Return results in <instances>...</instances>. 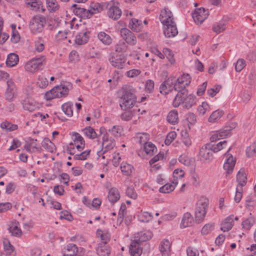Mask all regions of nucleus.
<instances>
[{
    "label": "nucleus",
    "mask_w": 256,
    "mask_h": 256,
    "mask_svg": "<svg viewBox=\"0 0 256 256\" xmlns=\"http://www.w3.org/2000/svg\"><path fill=\"white\" fill-rule=\"evenodd\" d=\"M122 95L120 100V105L124 110L134 106L136 102V90L130 85H125L122 88Z\"/></svg>",
    "instance_id": "f257e3e1"
},
{
    "label": "nucleus",
    "mask_w": 256,
    "mask_h": 256,
    "mask_svg": "<svg viewBox=\"0 0 256 256\" xmlns=\"http://www.w3.org/2000/svg\"><path fill=\"white\" fill-rule=\"evenodd\" d=\"M195 96L192 94H188V90L178 92L172 102V106L177 108L182 104L183 108L189 109L195 104Z\"/></svg>",
    "instance_id": "f03ea898"
},
{
    "label": "nucleus",
    "mask_w": 256,
    "mask_h": 256,
    "mask_svg": "<svg viewBox=\"0 0 256 256\" xmlns=\"http://www.w3.org/2000/svg\"><path fill=\"white\" fill-rule=\"evenodd\" d=\"M72 85L69 82L62 84L56 86L47 92L44 95V98L47 100H51L56 98L66 96L69 92Z\"/></svg>",
    "instance_id": "7ed1b4c3"
},
{
    "label": "nucleus",
    "mask_w": 256,
    "mask_h": 256,
    "mask_svg": "<svg viewBox=\"0 0 256 256\" xmlns=\"http://www.w3.org/2000/svg\"><path fill=\"white\" fill-rule=\"evenodd\" d=\"M208 200L206 198H201L197 202L194 212L195 221L200 223L204 220L207 212Z\"/></svg>",
    "instance_id": "20e7f679"
},
{
    "label": "nucleus",
    "mask_w": 256,
    "mask_h": 256,
    "mask_svg": "<svg viewBox=\"0 0 256 256\" xmlns=\"http://www.w3.org/2000/svg\"><path fill=\"white\" fill-rule=\"evenodd\" d=\"M46 64V58L44 56L33 58L28 61L24 66L26 71L34 73L40 70Z\"/></svg>",
    "instance_id": "39448f33"
},
{
    "label": "nucleus",
    "mask_w": 256,
    "mask_h": 256,
    "mask_svg": "<svg viewBox=\"0 0 256 256\" xmlns=\"http://www.w3.org/2000/svg\"><path fill=\"white\" fill-rule=\"evenodd\" d=\"M46 23V19L44 16L40 15L36 16L30 22V30L34 34H39L42 31Z\"/></svg>",
    "instance_id": "423d86ee"
},
{
    "label": "nucleus",
    "mask_w": 256,
    "mask_h": 256,
    "mask_svg": "<svg viewBox=\"0 0 256 256\" xmlns=\"http://www.w3.org/2000/svg\"><path fill=\"white\" fill-rule=\"evenodd\" d=\"M100 132L102 135V150L103 153L112 150L116 146V142L114 138H110L106 129L104 127L100 128Z\"/></svg>",
    "instance_id": "0eeeda50"
},
{
    "label": "nucleus",
    "mask_w": 256,
    "mask_h": 256,
    "mask_svg": "<svg viewBox=\"0 0 256 256\" xmlns=\"http://www.w3.org/2000/svg\"><path fill=\"white\" fill-rule=\"evenodd\" d=\"M232 125L226 126L218 130L211 132L210 134V142H214L230 136L231 131L234 128V124Z\"/></svg>",
    "instance_id": "6e6552de"
},
{
    "label": "nucleus",
    "mask_w": 256,
    "mask_h": 256,
    "mask_svg": "<svg viewBox=\"0 0 256 256\" xmlns=\"http://www.w3.org/2000/svg\"><path fill=\"white\" fill-rule=\"evenodd\" d=\"M191 82V78L188 74H183L179 76L174 84V90L178 92H183L186 86H188Z\"/></svg>",
    "instance_id": "1a4fd4ad"
},
{
    "label": "nucleus",
    "mask_w": 256,
    "mask_h": 256,
    "mask_svg": "<svg viewBox=\"0 0 256 256\" xmlns=\"http://www.w3.org/2000/svg\"><path fill=\"white\" fill-rule=\"evenodd\" d=\"M108 15L114 20H118L122 15V11L118 2L111 1L108 4Z\"/></svg>",
    "instance_id": "9d476101"
},
{
    "label": "nucleus",
    "mask_w": 256,
    "mask_h": 256,
    "mask_svg": "<svg viewBox=\"0 0 256 256\" xmlns=\"http://www.w3.org/2000/svg\"><path fill=\"white\" fill-rule=\"evenodd\" d=\"M78 10L80 12L82 13L84 16L89 18L93 14L100 12L102 10V6L98 3L92 2L90 4L88 9L80 8Z\"/></svg>",
    "instance_id": "9b49d317"
},
{
    "label": "nucleus",
    "mask_w": 256,
    "mask_h": 256,
    "mask_svg": "<svg viewBox=\"0 0 256 256\" xmlns=\"http://www.w3.org/2000/svg\"><path fill=\"white\" fill-rule=\"evenodd\" d=\"M64 248L68 253H64V256H82L84 252V248H78L74 244H67Z\"/></svg>",
    "instance_id": "f8f14e48"
},
{
    "label": "nucleus",
    "mask_w": 256,
    "mask_h": 256,
    "mask_svg": "<svg viewBox=\"0 0 256 256\" xmlns=\"http://www.w3.org/2000/svg\"><path fill=\"white\" fill-rule=\"evenodd\" d=\"M108 61L114 67L122 68L126 62V58L122 54H112L108 58Z\"/></svg>",
    "instance_id": "ddd939ff"
},
{
    "label": "nucleus",
    "mask_w": 256,
    "mask_h": 256,
    "mask_svg": "<svg viewBox=\"0 0 256 256\" xmlns=\"http://www.w3.org/2000/svg\"><path fill=\"white\" fill-rule=\"evenodd\" d=\"M159 19L163 26L175 22L172 12L166 8L160 11Z\"/></svg>",
    "instance_id": "4468645a"
},
{
    "label": "nucleus",
    "mask_w": 256,
    "mask_h": 256,
    "mask_svg": "<svg viewBox=\"0 0 256 256\" xmlns=\"http://www.w3.org/2000/svg\"><path fill=\"white\" fill-rule=\"evenodd\" d=\"M230 148L227 150L224 154L225 160L224 164V168L227 173H231L234 170L236 164V159L232 154L228 153Z\"/></svg>",
    "instance_id": "2eb2a0df"
},
{
    "label": "nucleus",
    "mask_w": 256,
    "mask_h": 256,
    "mask_svg": "<svg viewBox=\"0 0 256 256\" xmlns=\"http://www.w3.org/2000/svg\"><path fill=\"white\" fill-rule=\"evenodd\" d=\"M6 84L7 88L5 92L6 98L9 102H12L16 96V87L14 82L12 80H8Z\"/></svg>",
    "instance_id": "dca6fc26"
},
{
    "label": "nucleus",
    "mask_w": 256,
    "mask_h": 256,
    "mask_svg": "<svg viewBox=\"0 0 256 256\" xmlns=\"http://www.w3.org/2000/svg\"><path fill=\"white\" fill-rule=\"evenodd\" d=\"M208 16V12L203 8H196L192 14V17L196 23H202Z\"/></svg>",
    "instance_id": "f3484780"
},
{
    "label": "nucleus",
    "mask_w": 256,
    "mask_h": 256,
    "mask_svg": "<svg viewBox=\"0 0 256 256\" xmlns=\"http://www.w3.org/2000/svg\"><path fill=\"white\" fill-rule=\"evenodd\" d=\"M212 152L211 144H206L202 146L200 150V156L202 160H210L212 158Z\"/></svg>",
    "instance_id": "a211bd4d"
},
{
    "label": "nucleus",
    "mask_w": 256,
    "mask_h": 256,
    "mask_svg": "<svg viewBox=\"0 0 256 256\" xmlns=\"http://www.w3.org/2000/svg\"><path fill=\"white\" fill-rule=\"evenodd\" d=\"M120 35L125 41L130 45L136 43V38L134 34L128 28H122L120 31Z\"/></svg>",
    "instance_id": "6ab92c4d"
},
{
    "label": "nucleus",
    "mask_w": 256,
    "mask_h": 256,
    "mask_svg": "<svg viewBox=\"0 0 256 256\" xmlns=\"http://www.w3.org/2000/svg\"><path fill=\"white\" fill-rule=\"evenodd\" d=\"M90 30L86 28L82 30L76 36L75 43L78 45H82L86 44L89 39Z\"/></svg>",
    "instance_id": "aec40b11"
},
{
    "label": "nucleus",
    "mask_w": 256,
    "mask_h": 256,
    "mask_svg": "<svg viewBox=\"0 0 256 256\" xmlns=\"http://www.w3.org/2000/svg\"><path fill=\"white\" fill-rule=\"evenodd\" d=\"M172 80L170 78L164 81L160 86V92L161 94L166 95L174 89Z\"/></svg>",
    "instance_id": "412c9836"
},
{
    "label": "nucleus",
    "mask_w": 256,
    "mask_h": 256,
    "mask_svg": "<svg viewBox=\"0 0 256 256\" xmlns=\"http://www.w3.org/2000/svg\"><path fill=\"white\" fill-rule=\"evenodd\" d=\"M164 34L167 38H173L178 34L176 22L167 24L163 26Z\"/></svg>",
    "instance_id": "4be33fe9"
},
{
    "label": "nucleus",
    "mask_w": 256,
    "mask_h": 256,
    "mask_svg": "<svg viewBox=\"0 0 256 256\" xmlns=\"http://www.w3.org/2000/svg\"><path fill=\"white\" fill-rule=\"evenodd\" d=\"M238 220V218L234 216V215L232 214L225 218L224 222L222 224L221 230L224 232H228L232 229L234 226V220Z\"/></svg>",
    "instance_id": "5701e85b"
},
{
    "label": "nucleus",
    "mask_w": 256,
    "mask_h": 256,
    "mask_svg": "<svg viewBox=\"0 0 256 256\" xmlns=\"http://www.w3.org/2000/svg\"><path fill=\"white\" fill-rule=\"evenodd\" d=\"M152 236V233L151 231H142L135 234L134 241L140 243L150 240Z\"/></svg>",
    "instance_id": "b1692460"
},
{
    "label": "nucleus",
    "mask_w": 256,
    "mask_h": 256,
    "mask_svg": "<svg viewBox=\"0 0 256 256\" xmlns=\"http://www.w3.org/2000/svg\"><path fill=\"white\" fill-rule=\"evenodd\" d=\"M97 38L104 45L106 46L112 44L113 42L112 36L104 32H98Z\"/></svg>",
    "instance_id": "393cba45"
},
{
    "label": "nucleus",
    "mask_w": 256,
    "mask_h": 256,
    "mask_svg": "<svg viewBox=\"0 0 256 256\" xmlns=\"http://www.w3.org/2000/svg\"><path fill=\"white\" fill-rule=\"evenodd\" d=\"M8 230L9 232L13 236L19 238L22 234V232L20 228L19 222L16 220L11 222Z\"/></svg>",
    "instance_id": "a878e982"
},
{
    "label": "nucleus",
    "mask_w": 256,
    "mask_h": 256,
    "mask_svg": "<svg viewBox=\"0 0 256 256\" xmlns=\"http://www.w3.org/2000/svg\"><path fill=\"white\" fill-rule=\"evenodd\" d=\"M107 198L110 203L114 204L120 198L118 190L116 188H112L108 190Z\"/></svg>",
    "instance_id": "bb28decb"
},
{
    "label": "nucleus",
    "mask_w": 256,
    "mask_h": 256,
    "mask_svg": "<svg viewBox=\"0 0 256 256\" xmlns=\"http://www.w3.org/2000/svg\"><path fill=\"white\" fill-rule=\"evenodd\" d=\"M236 182L238 183L237 186L242 188L247 182V178L246 170L244 168L240 170L236 174Z\"/></svg>",
    "instance_id": "cd10ccee"
},
{
    "label": "nucleus",
    "mask_w": 256,
    "mask_h": 256,
    "mask_svg": "<svg viewBox=\"0 0 256 256\" xmlns=\"http://www.w3.org/2000/svg\"><path fill=\"white\" fill-rule=\"evenodd\" d=\"M171 244L168 240H164L161 242L159 249L162 256H168L170 251Z\"/></svg>",
    "instance_id": "c85d7f7f"
},
{
    "label": "nucleus",
    "mask_w": 256,
    "mask_h": 256,
    "mask_svg": "<svg viewBox=\"0 0 256 256\" xmlns=\"http://www.w3.org/2000/svg\"><path fill=\"white\" fill-rule=\"evenodd\" d=\"M25 3L32 10L36 11L40 9L42 12L45 10L42 8V2L39 0H25Z\"/></svg>",
    "instance_id": "c756f323"
},
{
    "label": "nucleus",
    "mask_w": 256,
    "mask_h": 256,
    "mask_svg": "<svg viewBox=\"0 0 256 256\" xmlns=\"http://www.w3.org/2000/svg\"><path fill=\"white\" fill-rule=\"evenodd\" d=\"M22 104L24 108L30 112L34 111L40 108V104L32 100L25 101Z\"/></svg>",
    "instance_id": "7c9ffc66"
},
{
    "label": "nucleus",
    "mask_w": 256,
    "mask_h": 256,
    "mask_svg": "<svg viewBox=\"0 0 256 256\" xmlns=\"http://www.w3.org/2000/svg\"><path fill=\"white\" fill-rule=\"evenodd\" d=\"M143 28L142 22L138 19L132 18L129 22V28L136 32H140Z\"/></svg>",
    "instance_id": "2f4dec72"
},
{
    "label": "nucleus",
    "mask_w": 256,
    "mask_h": 256,
    "mask_svg": "<svg viewBox=\"0 0 256 256\" xmlns=\"http://www.w3.org/2000/svg\"><path fill=\"white\" fill-rule=\"evenodd\" d=\"M130 252L132 256H140L142 250L140 248V243L132 240L130 246Z\"/></svg>",
    "instance_id": "473e14b6"
},
{
    "label": "nucleus",
    "mask_w": 256,
    "mask_h": 256,
    "mask_svg": "<svg viewBox=\"0 0 256 256\" xmlns=\"http://www.w3.org/2000/svg\"><path fill=\"white\" fill-rule=\"evenodd\" d=\"M96 250L99 256H109L110 253V246L105 244H99Z\"/></svg>",
    "instance_id": "72a5a7b5"
},
{
    "label": "nucleus",
    "mask_w": 256,
    "mask_h": 256,
    "mask_svg": "<svg viewBox=\"0 0 256 256\" xmlns=\"http://www.w3.org/2000/svg\"><path fill=\"white\" fill-rule=\"evenodd\" d=\"M178 184L176 180H172L171 183L166 184L159 188V192L162 193H169L173 191Z\"/></svg>",
    "instance_id": "f704fd0d"
},
{
    "label": "nucleus",
    "mask_w": 256,
    "mask_h": 256,
    "mask_svg": "<svg viewBox=\"0 0 256 256\" xmlns=\"http://www.w3.org/2000/svg\"><path fill=\"white\" fill-rule=\"evenodd\" d=\"M134 140L140 144H145L150 139V135L146 132L137 133L134 137Z\"/></svg>",
    "instance_id": "c9c22d12"
},
{
    "label": "nucleus",
    "mask_w": 256,
    "mask_h": 256,
    "mask_svg": "<svg viewBox=\"0 0 256 256\" xmlns=\"http://www.w3.org/2000/svg\"><path fill=\"white\" fill-rule=\"evenodd\" d=\"M120 170L123 174L126 176H130L134 172V169L132 165L126 162H123L120 166Z\"/></svg>",
    "instance_id": "e433bc0d"
},
{
    "label": "nucleus",
    "mask_w": 256,
    "mask_h": 256,
    "mask_svg": "<svg viewBox=\"0 0 256 256\" xmlns=\"http://www.w3.org/2000/svg\"><path fill=\"white\" fill-rule=\"evenodd\" d=\"M192 223L193 218L191 214L189 212L184 214L180 224V226L184 228L188 227L191 226Z\"/></svg>",
    "instance_id": "4c0bfd02"
},
{
    "label": "nucleus",
    "mask_w": 256,
    "mask_h": 256,
    "mask_svg": "<svg viewBox=\"0 0 256 256\" xmlns=\"http://www.w3.org/2000/svg\"><path fill=\"white\" fill-rule=\"evenodd\" d=\"M96 236L100 238L102 240L100 244H106L107 242L110 240V234L106 230H98L96 231Z\"/></svg>",
    "instance_id": "58836bf2"
},
{
    "label": "nucleus",
    "mask_w": 256,
    "mask_h": 256,
    "mask_svg": "<svg viewBox=\"0 0 256 256\" xmlns=\"http://www.w3.org/2000/svg\"><path fill=\"white\" fill-rule=\"evenodd\" d=\"M19 60L18 56L17 54L12 53L8 56L6 64L9 67H12L16 66Z\"/></svg>",
    "instance_id": "ea45409f"
},
{
    "label": "nucleus",
    "mask_w": 256,
    "mask_h": 256,
    "mask_svg": "<svg viewBox=\"0 0 256 256\" xmlns=\"http://www.w3.org/2000/svg\"><path fill=\"white\" fill-rule=\"evenodd\" d=\"M168 122L172 124H176L178 122V116L176 110H174L170 111L167 116Z\"/></svg>",
    "instance_id": "a19ab883"
},
{
    "label": "nucleus",
    "mask_w": 256,
    "mask_h": 256,
    "mask_svg": "<svg viewBox=\"0 0 256 256\" xmlns=\"http://www.w3.org/2000/svg\"><path fill=\"white\" fill-rule=\"evenodd\" d=\"M73 104L68 102L64 104L62 106V110L64 112L68 117H71L73 114Z\"/></svg>",
    "instance_id": "79ce46f5"
},
{
    "label": "nucleus",
    "mask_w": 256,
    "mask_h": 256,
    "mask_svg": "<svg viewBox=\"0 0 256 256\" xmlns=\"http://www.w3.org/2000/svg\"><path fill=\"white\" fill-rule=\"evenodd\" d=\"M156 150L155 145L151 142H148L144 145V150L148 155H153L156 152Z\"/></svg>",
    "instance_id": "37998d69"
},
{
    "label": "nucleus",
    "mask_w": 256,
    "mask_h": 256,
    "mask_svg": "<svg viewBox=\"0 0 256 256\" xmlns=\"http://www.w3.org/2000/svg\"><path fill=\"white\" fill-rule=\"evenodd\" d=\"M44 40L40 36L36 38L34 40V48L36 50L40 52L44 50Z\"/></svg>",
    "instance_id": "c03bdc74"
},
{
    "label": "nucleus",
    "mask_w": 256,
    "mask_h": 256,
    "mask_svg": "<svg viewBox=\"0 0 256 256\" xmlns=\"http://www.w3.org/2000/svg\"><path fill=\"white\" fill-rule=\"evenodd\" d=\"M42 146L48 151L51 152H53L56 150L54 144L48 138H44L43 140Z\"/></svg>",
    "instance_id": "a18cd8bd"
},
{
    "label": "nucleus",
    "mask_w": 256,
    "mask_h": 256,
    "mask_svg": "<svg viewBox=\"0 0 256 256\" xmlns=\"http://www.w3.org/2000/svg\"><path fill=\"white\" fill-rule=\"evenodd\" d=\"M222 110H218L214 112L209 116L208 121L210 122L214 123L216 122L223 115Z\"/></svg>",
    "instance_id": "49530a36"
},
{
    "label": "nucleus",
    "mask_w": 256,
    "mask_h": 256,
    "mask_svg": "<svg viewBox=\"0 0 256 256\" xmlns=\"http://www.w3.org/2000/svg\"><path fill=\"white\" fill-rule=\"evenodd\" d=\"M126 206L124 204H122L120 207L117 218V225H120L124 220V216L126 213Z\"/></svg>",
    "instance_id": "de8ad7c7"
},
{
    "label": "nucleus",
    "mask_w": 256,
    "mask_h": 256,
    "mask_svg": "<svg viewBox=\"0 0 256 256\" xmlns=\"http://www.w3.org/2000/svg\"><path fill=\"white\" fill-rule=\"evenodd\" d=\"M226 29V22L222 20L214 24L212 30L217 34L223 32Z\"/></svg>",
    "instance_id": "09e8293b"
},
{
    "label": "nucleus",
    "mask_w": 256,
    "mask_h": 256,
    "mask_svg": "<svg viewBox=\"0 0 256 256\" xmlns=\"http://www.w3.org/2000/svg\"><path fill=\"white\" fill-rule=\"evenodd\" d=\"M82 132L85 136L90 139H94L98 136L94 130L90 126L86 127Z\"/></svg>",
    "instance_id": "8fccbe9b"
},
{
    "label": "nucleus",
    "mask_w": 256,
    "mask_h": 256,
    "mask_svg": "<svg viewBox=\"0 0 256 256\" xmlns=\"http://www.w3.org/2000/svg\"><path fill=\"white\" fill-rule=\"evenodd\" d=\"M4 251L7 254H12L14 252V248L7 238H4L2 241Z\"/></svg>",
    "instance_id": "3c124183"
},
{
    "label": "nucleus",
    "mask_w": 256,
    "mask_h": 256,
    "mask_svg": "<svg viewBox=\"0 0 256 256\" xmlns=\"http://www.w3.org/2000/svg\"><path fill=\"white\" fill-rule=\"evenodd\" d=\"M46 4L48 10L51 12L59 9L60 6L56 0H48Z\"/></svg>",
    "instance_id": "603ef678"
},
{
    "label": "nucleus",
    "mask_w": 256,
    "mask_h": 256,
    "mask_svg": "<svg viewBox=\"0 0 256 256\" xmlns=\"http://www.w3.org/2000/svg\"><path fill=\"white\" fill-rule=\"evenodd\" d=\"M0 126L2 129H5L7 131L10 132L16 130L18 128L16 124H12L8 121L2 122L0 124Z\"/></svg>",
    "instance_id": "864d4df0"
},
{
    "label": "nucleus",
    "mask_w": 256,
    "mask_h": 256,
    "mask_svg": "<svg viewBox=\"0 0 256 256\" xmlns=\"http://www.w3.org/2000/svg\"><path fill=\"white\" fill-rule=\"evenodd\" d=\"M210 110V107L208 102H204L198 108V112L200 116L204 115L206 112Z\"/></svg>",
    "instance_id": "5fc2aeb1"
},
{
    "label": "nucleus",
    "mask_w": 256,
    "mask_h": 256,
    "mask_svg": "<svg viewBox=\"0 0 256 256\" xmlns=\"http://www.w3.org/2000/svg\"><path fill=\"white\" fill-rule=\"evenodd\" d=\"M162 52L164 56H166L170 64H173L175 63V60L174 58V54L172 50L168 48H164Z\"/></svg>",
    "instance_id": "6e6d98bb"
},
{
    "label": "nucleus",
    "mask_w": 256,
    "mask_h": 256,
    "mask_svg": "<svg viewBox=\"0 0 256 256\" xmlns=\"http://www.w3.org/2000/svg\"><path fill=\"white\" fill-rule=\"evenodd\" d=\"M227 142L226 140H223L219 142L216 144H211V147L213 152H217L220 150H222L224 148H226V146Z\"/></svg>",
    "instance_id": "4d7b16f0"
},
{
    "label": "nucleus",
    "mask_w": 256,
    "mask_h": 256,
    "mask_svg": "<svg viewBox=\"0 0 256 256\" xmlns=\"http://www.w3.org/2000/svg\"><path fill=\"white\" fill-rule=\"evenodd\" d=\"M152 218V214L148 212H142L138 216V220L140 221L144 222H147L150 221Z\"/></svg>",
    "instance_id": "13d9d810"
},
{
    "label": "nucleus",
    "mask_w": 256,
    "mask_h": 256,
    "mask_svg": "<svg viewBox=\"0 0 256 256\" xmlns=\"http://www.w3.org/2000/svg\"><path fill=\"white\" fill-rule=\"evenodd\" d=\"M254 223V218L250 216L242 222V228L246 230H250Z\"/></svg>",
    "instance_id": "bf43d9fd"
},
{
    "label": "nucleus",
    "mask_w": 256,
    "mask_h": 256,
    "mask_svg": "<svg viewBox=\"0 0 256 256\" xmlns=\"http://www.w3.org/2000/svg\"><path fill=\"white\" fill-rule=\"evenodd\" d=\"M36 84L40 88H46L48 84V79L44 76H39L38 78Z\"/></svg>",
    "instance_id": "052dcab7"
},
{
    "label": "nucleus",
    "mask_w": 256,
    "mask_h": 256,
    "mask_svg": "<svg viewBox=\"0 0 256 256\" xmlns=\"http://www.w3.org/2000/svg\"><path fill=\"white\" fill-rule=\"evenodd\" d=\"M90 152V150H86L80 154H75L74 156V158L76 160H86L89 156Z\"/></svg>",
    "instance_id": "680f3d73"
},
{
    "label": "nucleus",
    "mask_w": 256,
    "mask_h": 256,
    "mask_svg": "<svg viewBox=\"0 0 256 256\" xmlns=\"http://www.w3.org/2000/svg\"><path fill=\"white\" fill-rule=\"evenodd\" d=\"M108 131L114 136L118 137L121 135L122 128L118 126H114Z\"/></svg>",
    "instance_id": "e2e57ef3"
},
{
    "label": "nucleus",
    "mask_w": 256,
    "mask_h": 256,
    "mask_svg": "<svg viewBox=\"0 0 256 256\" xmlns=\"http://www.w3.org/2000/svg\"><path fill=\"white\" fill-rule=\"evenodd\" d=\"M184 172L182 169H176L173 172V180H176L178 184V180L181 179L184 177Z\"/></svg>",
    "instance_id": "0e129e2a"
},
{
    "label": "nucleus",
    "mask_w": 256,
    "mask_h": 256,
    "mask_svg": "<svg viewBox=\"0 0 256 256\" xmlns=\"http://www.w3.org/2000/svg\"><path fill=\"white\" fill-rule=\"evenodd\" d=\"M246 66V60L243 58H239L235 64V70L237 72H240Z\"/></svg>",
    "instance_id": "69168bd1"
},
{
    "label": "nucleus",
    "mask_w": 256,
    "mask_h": 256,
    "mask_svg": "<svg viewBox=\"0 0 256 256\" xmlns=\"http://www.w3.org/2000/svg\"><path fill=\"white\" fill-rule=\"evenodd\" d=\"M126 194L128 197L134 200H136L138 198V194L134 188L132 186H129L127 188Z\"/></svg>",
    "instance_id": "338daca9"
},
{
    "label": "nucleus",
    "mask_w": 256,
    "mask_h": 256,
    "mask_svg": "<svg viewBox=\"0 0 256 256\" xmlns=\"http://www.w3.org/2000/svg\"><path fill=\"white\" fill-rule=\"evenodd\" d=\"M256 154V142L252 144L246 150V154L248 157H252Z\"/></svg>",
    "instance_id": "774afa93"
}]
</instances>
